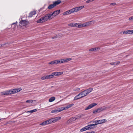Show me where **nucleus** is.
<instances>
[{
    "instance_id": "1",
    "label": "nucleus",
    "mask_w": 133,
    "mask_h": 133,
    "mask_svg": "<svg viewBox=\"0 0 133 133\" xmlns=\"http://www.w3.org/2000/svg\"><path fill=\"white\" fill-rule=\"evenodd\" d=\"M110 106L108 107H103L101 108H99L97 109L96 110H94L93 112V114H97L103 111L107 110L110 109Z\"/></svg>"
},
{
    "instance_id": "2",
    "label": "nucleus",
    "mask_w": 133,
    "mask_h": 133,
    "mask_svg": "<svg viewBox=\"0 0 133 133\" xmlns=\"http://www.w3.org/2000/svg\"><path fill=\"white\" fill-rule=\"evenodd\" d=\"M42 18L43 19H42L43 20L44 22L47 21L49 18H52L50 13L46 14L45 16L42 17Z\"/></svg>"
},
{
    "instance_id": "3",
    "label": "nucleus",
    "mask_w": 133,
    "mask_h": 133,
    "mask_svg": "<svg viewBox=\"0 0 133 133\" xmlns=\"http://www.w3.org/2000/svg\"><path fill=\"white\" fill-rule=\"evenodd\" d=\"M60 10H58L54 11L52 14L50 13L51 16V18H52L58 14L60 13Z\"/></svg>"
},
{
    "instance_id": "4",
    "label": "nucleus",
    "mask_w": 133,
    "mask_h": 133,
    "mask_svg": "<svg viewBox=\"0 0 133 133\" xmlns=\"http://www.w3.org/2000/svg\"><path fill=\"white\" fill-rule=\"evenodd\" d=\"M12 90H7L1 92L2 95H8L12 94Z\"/></svg>"
},
{
    "instance_id": "5",
    "label": "nucleus",
    "mask_w": 133,
    "mask_h": 133,
    "mask_svg": "<svg viewBox=\"0 0 133 133\" xmlns=\"http://www.w3.org/2000/svg\"><path fill=\"white\" fill-rule=\"evenodd\" d=\"M84 6H81L73 8L74 12H76L81 10L84 7Z\"/></svg>"
},
{
    "instance_id": "6",
    "label": "nucleus",
    "mask_w": 133,
    "mask_h": 133,
    "mask_svg": "<svg viewBox=\"0 0 133 133\" xmlns=\"http://www.w3.org/2000/svg\"><path fill=\"white\" fill-rule=\"evenodd\" d=\"M97 104L95 103H92L89 105L85 109V110H87L90 109L94 106H96Z\"/></svg>"
},
{
    "instance_id": "7",
    "label": "nucleus",
    "mask_w": 133,
    "mask_h": 133,
    "mask_svg": "<svg viewBox=\"0 0 133 133\" xmlns=\"http://www.w3.org/2000/svg\"><path fill=\"white\" fill-rule=\"evenodd\" d=\"M27 22H28V21H27L25 20H21L19 22V24H21L20 26H22L25 25L27 24Z\"/></svg>"
},
{
    "instance_id": "8",
    "label": "nucleus",
    "mask_w": 133,
    "mask_h": 133,
    "mask_svg": "<svg viewBox=\"0 0 133 133\" xmlns=\"http://www.w3.org/2000/svg\"><path fill=\"white\" fill-rule=\"evenodd\" d=\"M107 120L106 119H103L99 120H97V123L96 124H97L104 123L107 121Z\"/></svg>"
},
{
    "instance_id": "9",
    "label": "nucleus",
    "mask_w": 133,
    "mask_h": 133,
    "mask_svg": "<svg viewBox=\"0 0 133 133\" xmlns=\"http://www.w3.org/2000/svg\"><path fill=\"white\" fill-rule=\"evenodd\" d=\"M12 90V94H15L17 92H19L21 91L22 89L21 88H19L17 89H13Z\"/></svg>"
},
{
    "instance_id": "10",
    "label": "nucleus",
    "mask_w": 133,
    "mask_h": 133,
    "mask_svg": "<svg viewBox=\"0 0 133 133\" xmlns=\"http://www.w3.org/2000/svg\"><path fill=\"white\" fill-rule=\"evenodd\" d=\"M82 97H83L80 93L74 97V100H77Z\"/></svg>"
},
{
    "instance_id": "11",
    "label": "nucleus",
    "mask_w": 133,
    "mask_h": 133,
    "mask_svg": "<svg viewBox=\"0 0 133 133\" xmlns=\"http://www.w3.org/2000/svg\"><path fill=\"white\" fill-rule=\"evenodd\" d=\"M80 93L83 97L88 94L85 90L81 92Z\"/></svg>"
},
{
    "instance_id": "12",
    "label": "nucleus",
    "mask_w": 133,
    "mask_h": 133,
    "mask_svg": "<svg viewBox=\"0 0 133 133\" xmlns=\"http://www.w3.org/2000/svg\"><path fill=\"white\" fill-rule=\"evenodd\" d=\"M57 60H56L54 61H51V62H49L48 63L49 64H58Z\"/></svg>"
},
{
    "instance_id": "13",
    "label": "nucleus",
    "mask_w": 133,
    "mask_h": 133,
    "mask_svg": "<svg viewBox=\"0 0 133 133\" xmlns=\"http://www.w3.org/2000/svg\"><path fill=\"white\" fill-rule=\"evenodd\" d=\"M36 14V12L35 11H31L29 14L28 17H32L33 15Z\"/></svg>"
},
{
    "instance_id": "14",
    "label": "nucleus",
    "mask_w": 133,
    "mask_h": 133,
    "mask_svg": "<svg viewBox=\"0 0 133 133\" xmlns=\"http://www.w3.org/2000/svg\"><path fill=\"white\" fill-rule=\"evenodd\" d=\"M78 24L77 23H71L69 24H68V25L71 27H77V25H78Z\"/></svg>"
},
{
    "instance_id": "15",
    "label": "nucleus",
    "mask_w": 133,
    "mask_h": 133,
    "mask_svg": "<svg viewBox=\"0 0 133 133\" xmlns=\"http://www.w3.org/2000/svg\"><path fill=\"white\" fill-rule=\"evenodd\" d=\"M61 2V1L60 0H58L57 1H55L53 3L54 5V6H56L57 5H58Z\"/></svg>"
},
{
    "instance_id": "16",
    "label": "nucleus",
    "mask_w": 133,
    "mask_h": 133,
    "mask_svg": "<svg viewBox=\"0 0 133 133\" xmlns=\"http://www.w3.org/2000/svg\"><path fill=\"white\" fill-rule=\"evenodd\" d=\"M93 22V23H94V21H89L88 22H87L85 23V24L86 25V26H87L90 25L91 24V23Z\"/></svg>"
},
{
    "instance_id": "17",
    "label": "nucleus",
    "mask_w": 133,
    "mask_h": 133,
    "mask_svg": "<svg viewBox=\"0 0 133 133\" xmlns=\"http://www.w3.org/2000/svg\"><path fill=\"white\" fill-rule=\"evenodd\" d=\"M93 89L92 88H90L87 90H85L86 91V92H87L88 94L92 91Z\"/></svg>"
},
{
    "instance_id": "18",
    "label": "nucleus",
    "mask_w": 133,
    "mask_h": 133,
    "mask_svg": "<svg viewBox=\"0 0 133 133\" xmlns=\"http://www.w3.org/2000/svg\"><path fill=\"white\" fill-rule=\"evenodd\" d=\"M48 121H49V124L55 122V121H54V119L53 118L48 120Z\"/></svg>"
},
{
    "instance_id": "19",
    "label": "nucleus",
    "mask_w": 133,
    "mask_h": 133,
    "mask_svg": "<svg viewBox=\"0 0 133 133\" xmlns=\"http://www.w3.org/2000/svg\"><path fill=\"white\" fill-rule=\"evenodd\" d=\"M124 34H131L130 30H128L127 31H125L123 32Z\"/></svg>"
},
{
    "instance_id": "20",
    "label": "nucleus",
    "mask_w": 133,
    "mask_h": 133,
    "mask_svg": "<svg viewBox=\"0 0 133 133\" xmlns=\"http://www.w3.org/2000/svg\"><path fill=\"white\" fill-rule=\"evenodd\" d=\"M55 99V97H52L49 99V102H52L54 101Z\"/></svg>"
},
{
    "instance_id": "21",
    "label": "nucleus",
    "mask_w": 133,
    "mask_h": 133,
    "mask_svg": "<svg viewBox=\"0 0 133 133\" xmlns=\"http://www.w3.org/2000/svg\"><path fill=\"white\" fill-rule=\"evenodd\" d=\"M42 19H43L42 18V17H41L40 19L37 21V23H42L44 22L43 20Z\"/></svg>"
},
{
    "instance_id": "22",
    "label": "nucleus",
    "mask_w": 133,
    "mask_h": 133,
    "mask_svg": "<svg viewBox=\"0 0 133 133\" xmlns=\"http://www.w3.org/2000/svg\"><path fill=\"white\" fill-rule=\"evenodd\" d=\"M97 122V120H95V121H90V123H92H92H94V124H92V125L95 126L96 125H97V124H96L97 123V122Z\"/></svg>"
},
{
    "instance_id": "23",
    "label": "nucleus",
    "mask_w": 133,
    "mask_h": 133,
    "mask_svg": "<svg viewBox=\"0 0 133 133\" xmlns=\"http://www.w3.org/2000/svg\"><path fill=\"white\" fill-rule=\"evenodd\" d=\"M72 59L71 58H68L66 59H64V63H66L69 61L71 60Z\"/></svg>"
},
{
    "instance_id": "24",
    "label": "nucleus",
    "mask_w": 133,
    "mask_h": 133,
    "mask_svg": "<svg viewBox=\"0 0 133 133\" xmlns=\"http://www.w3.org/2000/svg\"><path fill=\"white\" fill-rule=\"evenodd\" d=\"M74 105V104L73 103L70 104L67 106H66V109H68L69 108L72 107Z\"/></svg>"
},
{
    "instance_id": "25",
    "label": "nucleus",
    "mask_w": 133,
    "mask_h": 133,
    "mask_svg": "<svg viewBox=\"0 0 133 133\" xmlns=\"http://www.w3.org/2000/svg\"><path fill=\"white\" fill-rule=\"evenodd\" d=\"M66 107H63L61 108H59L58 109L59 110V112H61L63 110H64L66 109Z\"/></svg>"
},
{
    "instance_id": "26",
    "label": "nucleus",
    "mask_w": 133,
    "mask_h": 133,
    "mask_svg": "<svg viewBox=\"0 0 133 133\" xmlns=\"http://www.w3.org/2000/svg\"><path fill=\"white\" fill-rule=\"evenodd\" d=\"M59 112V110L58 109H55L54 110H52L51 111V113H58Z\"/></svg>"
},
{
    "instance_id": "27",
    "label": "nucleus",
    "mask_w": 133,
    "mask_h": 133,
    "mask_svg": "<svg viewBox=\"0 0 133 133\" xmlns=\"http://www.w3.org/2000/svg\"><path fill=\"white\" fill-rule=\"evenodd\" d=\"M57 61H58L57 62H58V63H64V59H61L60 60H57Z\"/></svg>"
},
{
    "instance_id": "28",
    "label": "nucleus",
    "mask_w": 133,
    "mask_h": 133,
    "mask_svg": "<svg viewBox=\"0 0 133 133\" xmlns=\"http://www.w3.org/2000/svg\"><path fill=\"white\" fill-rule=\"evenodd\" d=\"M61 118L59 117H56L53 118V119H54V121H55V122H56V121L59 120L61 119Z\"/></svg>"
},
{
    "instance_id": "29",
    "label": "nucleus",
    "mask_w": 133,
    "mask_h": 133,
    "mask_svg": "<svg viewBox=\"0 0 133 133\" xmlns=\"http://www.w3.org/2000/svg\"><path fill=\"white\" fill-rule=\"evenodd\" d=\"M76 118L75 117H72L71 118L69 121H70L69 122H73L74 121L76 120Z\"/></svg>"
},
{
    "instance_id": "30",
    "label": "nucleus",
    "mask_w": 133,
    "mask_h": 133,
    "mask_svg": "<svg viewBox=\"0 0 133 133\" xmlns=\"http://www.w3.org/2000/svg\"><path fill=\"white\" fill-rule=\"evenodd\" d=\"M55 7L54 4L49 5L48 7V8L49 9H51Z\"/></svg>"
},
{
    "instance_id": "31",
    "label": "nucleus",
    "mask_w": 133,
    "mask_h": 133,
    "mask_svg": "<svg viewBox=\"0 0 133 133\" xmlns=\"http://www.w3.org/2000/svg\"><path fill=\"white\" fill-rule=\"evenodd\" d=\"M47 79H50V78H53L54 77L52 75V74L51 75H47Z\"/></svg>"
},
{
    "instance_id": "32",
    "label": "nucleus",
    "mask_w": 133,
    "mask_h": 133,
    "mask_svg": "<svg viewBox=\"0 0 133 133\" xmlns=\"http://www.w3.org/2000/svg\"><path fill=\"white\" fill-rule=\"evenodd\" d=\"M35 100H28L26 101V102L30 103L33 102L34 101H35Z\"/></svg>"
},
{
    "instance_id": "33",
    "label": "nucleus",
    "mask_w": 133,
    "mask_h": 133,
    "mask_svg": "<svg viewBox=\"0 0 133 133\" xmlns=\"http://www.w3.org/2000/svg\"><path fill=\"white\" fill-rule=\"evenodd\" d=\"M37 111V110L36 109H34L30 110L29 111H28L27 112L28 113L30 112V113H33L34 112H35L36 111Z\"/></svg>"
},
{
    "instance_id": "34",
    "label": "nucleus",
    "mask_w": 133,
    "mask_h": 133,
    "mask_svg": "<svg viewBox=\"0 0 133 133\" xmlns=\"http://www.w3.org/2000/svg\"><path fill=\"white\" fill-rule=\"evenodd\" d=\"M87 129H86V127H85V126L83 128H82L81 129V130H80V131L81 132H83V131H86V130H87Z\"/></svg>"
},
{
    "instance_id": "35",
    "label": "nucleus",
    "mask_w": 133,
    "mask_h": 133,
    "mask_svg": "<svg viewBox=\"0 0 133 133\" xmlns=\"http://www.w3.org/2000/svg\"><path fill=\"white\" fill-rule=\"evenodd\" d=\"M41 79L42 80H44L45 79H47V76H44L42 77Z\"/></svg>"
},
{
    "instance_id": "36",
    "label": "nucleus",
    "mask_w": 133,
    "mask_h": 133,
    "mask_svg": "<svg viewBox=\"0 0 133 133\" xmlns=\"http://www.w3.org/2000/svg\"><path fill=\"white\" fill-rule=\"evenodd\" d=\"M52 75L53 76V77L55 76H57L58 74H57V72H54L52 73Z\"/></svg>"
},
{
    "instance_id": "37",
    "label": "nucleus",
    "mask_w": 133,
    "mask_h": 133,
    "mask_svg": "<svg viewBox=\"0 0 133 133\" xmlns=\"http://www.w3.org/2000/svg\"><path fill=\"white\" fill-rule=\"evenodd\" d=\"M68 11L69 13V14H70L74 12L72 9H71L68 10Z\"/></svg>"
},
{
    "instance_id": "38",
    "label": "nucleus",
    "mask_w": 133,
    "mask_h": 133,
    "mask_svg": "<svg viewBox=\"0 0 133 133\" xmlns=\"http://www.w3.org/2000/svg\"><path fill=\"white\" fill-rule=\"evenodd\" d=\"M63 73L62 72H57V74H58L57 76L62 74Z\"/></svg>"
},
{
    "instance_id": "39",
    "label": "nucleus",
    "mask_w": 133,
    "mask_h": 133,
    "mask_svg": "<svg viewBox=\"0 0 133 133\" xmlns=\"http://www.w3.org/2000/svg\"><path fill=\"white\" fill-rule=\"evenodd\" d=\"M78 23V25H77V27L78 28H82V24H79V23Z\"/></svg>"
},
{
    "instance_id": "40",
    "label": "nucleus",
    "mask_w": 133,
    "mask_h": 133,
    "mask_svg": "<svg viewBox=\"0 0 133 133\" xmlns=\"http://www.w3.org/2000/svg\"><path fill=\"white\" fill-rule=\"evenodd\" d=\"M69 14V13L68 12V11H67L65 12H64L63 13V15H67Z\"/></svg>"
},
{
    "instance_id": "41",
    "label": "nucleus",
    "mask_w": 133,
    "mask_h": 133,
    "mask_svg": "<svg viewBox=\"0 0 133 133\" xmlns=\"http://www.w3.org/2000/svg\"><path fill=\"white\" fill-rule=\"evenodd\" d=\"M89 125H91V126L90 127V128H89V129H94V128L96 127H94L93 126H94V125H92V124Z\"/></svg>"
},
{
    "instance_id": "42",
    "label": "nucleus",
    "mask_w": 133,
    "mask_h": 133,
    "mask_svg": "<svg viewBox=\"0 0 133 133\" xmlns=\"http://www.w3.org/2000/svg\"><path fill=\"white\" fill-rule=\"evenodd\" d=\"M40 125H46L45 123V122L44 121L42 123L40 124Z\"/></svg>"
},
{
    "instance_id": "43",
    "label": "nucleus",
    "mask_w": 133,
    "mask_h": 133,
    "mask_svg": "<svg viewBox=\"0 0 133 133\" xmlns=\"http://www.w3.org/2000/svg\"><path fill=\"white\" fill-rule=\"evenodd\" d=\"M8 44L7 43H5L4 44H2L1 45H0V48L1 47L3 46L4 45H5L6 44Z\"/></svg>"
},
{
    "instance_id": "44",
    "label": "nucleus",
    "mask_w": 133,
    "mask_h": 133,
    "mask_svg": "<svg viewBox=\"0 0 133 133\" xmlns=\"http://www.w3.org/2000/svg\"><path fill=\"white\" fill-rule=\"evenodd\" d=\"M91 126V125H88L85 126L86 128L87 129V130L90 129H89V128H90V126Z\"/></svg>"
},
{
    "instance_id": "45",
    "label": "nucleus",
    "mask_w": 133,
    "mask_h": 133,
    "mask_svg": "<svg viewBox=\"0 0 133 133\" xmlns=\"http://www.w3.org/2000/svg\"><path fill=\"white\" fill-rule=\"evenodd\" d=\"M111 65H117V64L116 62H114V63H110Z\"/></svg>"
},
{
    "instance_id": "46",
    "label": "nucleus",
    "mask_w": 133,
    "mask_h": 133,
    "mask_svg": "<svg viewBox=\"0 0 133 133\" xmlns=\"http://www.w3.org/2000/svg\"><path fill=\"white\" fill-rule=\"evenodd\" d=\"M93 48L94 49V51H95L96 50H98V49H99L98 48Z\"/></svg>"
},
{
    "instance_id": "47",
    "label": "nucleus",
    "mask_w": 133,
    "mask_h": 133,
    "mask_svg": "<svg viewBox=\"0 0 133 133\" xmlns=\"http://www.w3.org/2000/svg\"><path fill=\"white\" fill-rule=\"evenodd\" d=\"M85 25H86L85 24V23H84L82 24V28L86 26Z\"/></svg>"
},
{
    "instance_id": "48",
    "label": "nucleus",
    "mask_w": 133,
    "mask_h": 133,
    "mask_svg": "<svg viewBox=\"0 0 133 133\" xmlns=\"http://www.w3.org/2000/svg\"><path fill=\"white\" fill-rule=\"evenodd\" d=\"M129 20H133V16L130 17L129 19Z\"/></svg>"
},
{
    "instance_id": "49",
    "label": "nucleus",
    "mask_w": 133,
    "mask_h": 133,
    "mask_svg": "<svg viewBox=\"0 0 133 133\" xmlns=\"http://www.w3.org/2000/svg\"><path fill=\"white\" fill-rule=\"evenodd\" d=\"M45 123L46 125L49 124V121H48V120L46 121H45Z\"/></svg>"
},
{
    "instance_id": "50",
    "label": "nucleus",
    "mask_w": 133,
    "mask_h": 133,
    "mask_svg": "<svg viewBox=\"0 0 133 133\" xmlns=\"http://www.w3.org/2000/svg\"><path fill=\"white\" fill-rule=\"evenodd\" d=\"M58 36L56 35V36H55L52 37V38L53 39H54L55 38H58Z\"/></svg>"
},
{
    "instance_id": "51",
    "label": "nucleus",
    "mask_w": 133,
    "mask_h": 133,
    "mask_svg": "<svg viewBox=\"0 0 133 133\" xmlns=\"http://www.w3.org/2000/svg\"><path fill=\"white\" fill-rule=\"evenodd\" d=\"M89 51H94V49L93 48H91L89 50Z\"/></svg>"
},
{
    "instance_id": "52",
    "label": "nucleus",
    "mask_w": 133,
    "mask_h": 133,
    "mask_svg": "<svg viewBox=\"0 0 133 133\" xmlns=\"http://www.w3.org/2000/svg\"><path fill=\"white\" fill-rule=\"evenodd\" d=\"M116 4L115 3H111L110 4V5H115Z\"/></svg>"
},
{
    "instance_id": "53",
    "label": "nucleus",
    "mask_w": 133,
    "mask_h": 133,
    "mask_svg": "<svg viewBox=\"0 0 133 133\" xmlns=\"http://www.w3.org/2000/svg\"><path fill=\"white\" fill-rule=\"evenodd\" d=\"M17 22H15V23H12V24L11 25H12H12H14L15 24V25L14 26H16V23H17Z\"/></svg>"
},
{
    "instance_id": "54",
    "label": "nucleus",
    "mask_w": 133,
    "mask_h": 133,
    "mask_svg": "<svg viewBox=\"0 0 133 133\" xmlns=\"http://www.w3.org/2000/svg\"><path fill=\"white\" fill-rule=\"evenodd\" d=\"M90 2H91L90 0H88L87 1H86V2L87 3H89Z\"/></svg>"
},
{
    "instance_id": "55",
    "label": "nucleus",
    "mask_w": 133,
    "mask_h": 133,
    "mask_svg": "<svg viewBox=\"0 0 133 133\" xmlns=\"http://www.w3.org/2000/svg\"><path fill=\"white\" fill-rule=\"evenodd\" d=\"M131 34H133V30H130Z\"/></svg>"
},
{
    "instance_id": "56",
    "label": "nucleus",
    "mask_w": 133,
    "mask_h": 133,
    "mask_svg": "<svg viewBox=\"0 0 133 133\" xmlns=\"http://www.w3.org/2000/svg\"><path fill=\"white\" fill-rule=\"evenodd\" d=\"M80 89L79 88H76V90H77V91H78V90H79Z\"/></svg>"
},
{
    "instance_id": "57",
    "label": "nucleus",
    "mask_w": 133,
    "mask_h": 133,
    "mask_svg": "<svg viewBox=\"0 0 133 133\" xmlns=\"http://www.w3.org/2000/svg\"><path fill=\"white\" fill-rule=\"evenodd\" d=\"M89 133H95V132L94 131H91L89 132H88Z\"/></svg>"
},
{
    "instance_id": "58",
    "label": "nucleus",
    "mask_w": 133,
    "mask_h": 133,
    "mask_svg": "<svg viewBox=\"0 0 133 133\" xmlns=\"http://www.w3.org/2000/svg\"><path fill=\"white\" fill-rule=\"evenodd\" d=\"M120 63L119 62H118L116 63L117 64H119Z\"/></svg>"
},
{
    "instance_id": "59",
    "label": "nucleus",
    "mask_w": 133,
    "mask_h": 133,
    "mask_svg": "<svg viewBox=\"0 0 133 133\" xmlns=\"http://www.w3.org/2000/svg\"><path fill=\"white\" fill-rule=\"evenodd\" d=\"M1 120V119L0 118V120Z\"/></svg>"
}]
</instances>
